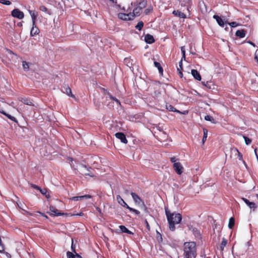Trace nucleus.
Listing matches in <instances>:
<instances>
[{
	"label": "nucleus",
	"instance_id": "nucleus-1",
	"mask_svg": "<svg viewBox=\"0 0 258 258\" xmlns=\"http://www.w3.org/2000/svg\"><path fill=\"white\" fill-rule=\"evenodd\" d=\"M165 211L169 223V228L172 231H174L175 229V224H178L181 222L182 216L179 213L175 212L171 213L168 208H165Z\"/></svg>",
	"mask_w": 258,
	"mask_h": 258
},
{
	"label": "nucleus",
	"instance_id": "nucleus-2",
	"mask_svg": "<svg viewBox=\"0 0 258 258\" xmlns=\"http://www.w3.org/2000/svg\"><path fill=\"white\" fill-rule=\"evenodd\" d=\"M183 251L185 258H196L197 255L196 243L195 242H185Z\"/></svg>",
	"mask_w": 258,
	"mask_h": 258
},
{
	"label": "nucleus",
	"instance_id": "nucleus-3",
	"mask_svg": "<svg viewBox=\"0 0 258 258\" xmlns=\"http://www.w3.org/2000/svg\"><path fill=\"white\" fill-rule=\"evenodd\" d=\"M47 213L52 216H59L65 214L63 213L59 212L55 207L52 206L49 207V212H48Z\"/></svg>",
	"mask_w": 258,
	"mask_h": 258
},
{
	"label": "nucleus",
	"instance_id": "nucleus-4",
	"mask_svg": "<svg viewBox=\"0 0 258 258\" xmlns=\"http://www.w3.org/2000/svg\"><path fill=\"white\" fill-rule=\"evenodd\" d=\"M131 195L133 199V200L136 204L139 206H145L143 201L140 198V197L135 192H131Z\"/></svg>",
	"mask_w": 258,
	"mask_h": 258
},
{
	"label": "nucleus",
	"instance_id": "nucleus-5",
	"mask_svg": "<svg viewBox=\"0 0 258 258\" xmlns=\"http://www.w3.org/2000/svg\"><path fill=\"white\" fill-rule=\"evenodd\" d=\"M11 15L13 17L17 18L19 19H22L24 17V13L18 9H14L12 11Z\"/></svg>",
	"mask_w": 258,
	"mask_h": 258
},
{
	"label": "nucleus",
	"instance_id": "nucleus-6",
	"mask_svg": "<svg viewBox=\"0 0 258 258\" xmlns=\"http://www.w3.org/2000/svg\"><path fill=\"white\" fill-rule=\"evenodd\" d=\"M118 17L120 19L125 21H130L133 20L134 18V15L131 13L128 14L120 13L118 14Z\"/></svg>",
	"mask_w": 258,
	"mask_h": 258
},
{
	"label": "nucleus",
	"instance_id": "nucleus-7",
	"mask_svg": "<svg viewBox=\"0 0 258 258\" xmlns=\"http://www.w3.org/2000/svg\"><path fill=\"white\" fill-rule=\"evenodd\" d=\"M173 167L176 173L178 175H181L183 172L184 168L180 162L173 164Z\"/></svg>",
	"mask_w": 258,
	"mask_h": 258
},
{
	"label": "nucleus",
	"instance_id": "nucleus-8",
	"mask_svg": "<svg viewBox=\"0 0 258 258\" xmlns=\"http://www.w3.org/2000/svg\"><path fill=\"white\" fill-rule=\"evenodd\" d=\"M231 156H234L238 158L240 160H242V155L239 152L236 148H232L230 151Z\"/></svg>",
	"mask_w": 258,
	"mask_h": 258
},
{
	"label": "nucleus",
	"instance_id": "nucleus-9",
	"mask_svg": "<svg viewBox=\"0 0 258 258\" xmlns=\"http://www.w3.org/2000/svg\"><path fill=\"white\" fill-rule=\"evenodd\" d=\"M91 198H92V196L91 195H86L81 196L73 197L72 198H71L70 199V200L71 201H82V200L88 199H91Z\"/></svg>",
	"mask_w": 258,
	"mask_h": 258
},
{
	"label": "nucleus",
	"instance_id": "nucleus-10",
	"mask_svg": "<svg viewBox=\"0 0 258 258\" xmlns=\"http://www.w3.org/2000/svg\"><path fill=\"white\" fill-rule=\"evenodd\" d=\"M115 136L117 139H119L122 143L124 144H126L127 143L126 137L123 133H117L115 134Z\"/></svg>",
	"mask_w": 258,
	"mask_h": 258
},
{
	"label": "nucleus",
	"instance_id": "nucleus-11",
	"mask_svg": "<svg viewBox=\"0 0 258 258\" xmlns=\"http://www.w3.org/2000/svg\"><path fill=\"white\" fill-rule=\"evenodd\" d=\"M241 200L253 211L255 210L256 208V206L254 203L249 201L247 199L242 198Z\"/></svg>",
	"mask_w": 258,
	"mask_h": 258
},
{
	"label": "nucleus",
	"instance_id": "nucleus-12",
	"mask_svg": "<svg viewBox=\"0 0 258 258\" xmlns=\"http://www.w3.org/2000/svg\"><path fill=\"white\" fill-rule=\"evenodd\" d=\"M166 109L170 111L176 112L183 114H186L188 113L187 111H184L183 112H181L180 111L176 109L173 106L171 105H167Z\"/></svg>",
	"mask_w": 258,
	"mask_h": 258
},
{
	"label": "nucleus",
	"instance_id": "nucleus-13",
	"mask_svg": "<svg viewBox=\"0 0 258 258\" xmlns=\"http://www.w3.org/2000/svg\"><path fill=\"white\" fill-rule=\"evenodd\" d=\"M40 32L39 29L36 27L35 24H32V28L30 31V35L31 36H34L36 35H38Z\"/></svg>",
	"mask_w": 258,
	"mask_h": 258
},
{
	"label": "nucleus",
	"instance_id": "nucleus-14",
	"mask_svg": "<svg viewBox=\"0 0 258 258\" xmlns=\"http://www.w3.org/2000/svg\"><path fill=\"white\" fill-rule=\"evenodd\" d=\"M0 113L3 114L14 122H17V120L15 117L7 113L1 107H0Z\"/></svg>",
	"mask_w": 258,
	"mask_h": 258
},
{
	"label": "nucleus",
	"instance_id": "nucleus-15",
	"mask_svg": "<svg viewBox=\"0 0 258 258\" xmlns=\"http://www.w3.org/2000/svg\"><path fill=\"white\" fill-rule=\"evenodd\" d=\"M67 256L68 258H82V256L78 254L76 251H74V253L70 251H68Z\"/></svg>",
	"mask_w": 258,
	"mask_h": 258
},
{
	"label": "nucleus",
	"instance_id": "nucleus-16",
	"mask_svg": "<svg viewBox=\"0 0 258 258\" xmlns=\"http://www.w3.org/2000/svg\"><path fill=\"white\" fill-rule=\"evenodd\" d=\"M28 11L32 20V24L34 25L35 24L36 19L38 15L37 12L35 11L32 10H29Z\"/></svg>",
	"mask_w": 258,
	"mask_h": 258
},
{
	"label": "nucleus",
	"instance_id": "nucleus-17",
	"mask_svg": "<svg viewBox=\"0 0 258 258\" xmlns=\"http://www.w3.org/2000/svg\"><path fill=\"white\" fill-rule=\"evenodd\" d=\"M20 101H21L23 103L30 105V106H33L34 104L32 101L27 98H21L19 99Z\"/></svg>",
	"mask_w": 258,
	"mask_h": 258
},
{
	"label": "nucleus",
	"instance_id": "nucleus-18",
	"mask_svg": "<svg viewBox=\"0 0 258 258\" xmlns=\"http://www.w3.org/2000/svg\"><path fill=\"white\" fill-rule=\"evenodd\" d=\"M116 200L119 204H120L122 207H126L127 209V206H128L119 195L117 196Z\"/></svg>",
	"mask_w": 258,
	"mask_h": 258
},
{
	"label": "nucleus",
	"instance_id": "nucleus-19",
	"mask_svg": "<svg viewBox=\"0 0 258 258\" xmlns=\"http://www.w3.org/2000/svg\"><path fill=\"white\" fill-rule=\"evenodd\" d=\"M145 41L149 44L152 43L155 41L153 36L150 34H147L145 36Z\"/></svg>",
	"mask_w": 258,
	"mask_h": 258
},
{
	"label": "nucleus",
	"instance_id": "nucleus-20",
	"mask_svg": "<svg viewBox=\"0 0 258 258\" xmlns=\"http://www.w3.org/2000/svg\"><path fill=\"white\" fill-rule=\"evenodd\" d=\"M172 14L177 16V17H178L180 18H183V19H185L186 18V15L185 14H184L183 13L178 11V10H176V11H173V12H172Z\"/></svg>",
	"mask_w": 258,
	"mask_h": 258
},
{
	"label": "nucleus",
	"instance_id": "nucleus-21",
	"mask_svg": "<svg viewBox=\"0 0 258 258\" xmlns=\"http://www.w3.org/2000/svg\"><path fill=\"white\" fill-rule=\"evenodd\" d=\"M191 75L195 79L198 81H200L201 80V76L200 73L196 70H191Z\"/></svg>",
	"mask_w": 258,
	"mask_h": 258
},
{
	"label": "nucleus",
	"instance_id": "nucleus-22",
	"mask_svg": "<svg viewBox=\"0 0 258 258\" xmlns=\"http://www.w3.org/2000/svg\"><path fill=\"white\" fill-rule=\"evenodd\" d=\"M245 32L244 29L238 30L236 32L235 35L239 38H243L245 36Z\"/></svg>",
	"mask_w": 258,
	"mask_h": 258
},
{
	"label": "nucleus",
	"instance_id": "nucleus-23",
	"mask_svg": "<svg viewBox=\"0 0 258 258\" xmlns=\"http://www.w3.org/2000/svg\"><path fill=\"white\" fill-rule=\"evenodd\" d=\"M213 18L216 20L217 22L218 23V24L220 26H221V27L224 26V22L221 17H220L219 16H218L217 15H214L213 16Z\"/></svg>",
	"mask_w": 258,
	"mask_h": 258
},
{
	"label": "nucleus",
	"instance_id": "nucleus-24",
	"mask_svg": "<svg viewBox=\"0 0 258 258\" xmlns=\"http://www.w3.org/2000/svg\"><path fill=\"white\" fill-rule=\"evenodd\" d=\"M142 12V9H141L139 6L136 7L133 10V13L132 14L134 15V17L136 16H139L141 14Z\"/></svg>",
	"mask_w": 258,
	"mask_h": 258
},
{
	"label": "nucleus",
	"instance_id": "nucleus-25",
	"mask_svg": "<svg viewBox=\"0 0 258 258\" xmlns=\"http://www.w3.org/2000/svg\"><path fill=\"white\" fill-rule=\"evenodd\" d=\"M17 205L19 207V208L20 209H22V210H23L24 211H25V212L26 213V214H28L29 215H32L31 214L29 213L28 212H27L25 210V209H24V204L22 202H17Z\"/></svg>",
	"mask_w": 258,
	"mask_h": 258
},
{
	"label": "nucleus",
	"instance_id": "nucleus-26",
	"mask_svg": "<svg viewBox=\"0 0 258 258\" xmlns=\"http://www.w3.org/2000/svg\"><path fill=\"white\" fill-rule=\"evenodd\" d=\"M23 68L25 71L27 72L29 69V63L26 61L22 62Z\"/></svg>",
	"mask_w": 258,
	"mask_h": 258
},
{
	"label": "nucleus",
	"instance_id": "nucleus-27",
	"mask_svg": "<svg viewBox=\"0 0 258 258\" xmlns=\"http://www.w3.org/2000/svg\"><path fill=\"white\" fill-rule=\"evenodd\" d=\"M154 65L155 66L158 68V70H159V73L161 74H163V70L162 69V68L161 67V65L160 64L159 62H157V61H155L154 62Z\"/></svg>",
	"mask_w": 258,
	"mask_h": 258
},
{
	"label": "nucleus",
	"instance_id": "nucleus-28",
	"mask_svg": "<svg viewBox=\"0 0 258 258\" xmlns=\"http://www.w3.org/2000/svg\"><path fill=\"white\" fill-rule=\"evenodd\" d=\"M120 229L121 231L124 233H126L128 234H133V233L128 230L124 226L121 225L119 226Z\"/></svg>",
	"mask_w": 258,
	"mask_h": 258
},
{
	"label": "nucleus",
	"instance_id": "nucleus-29",
	"mask_svg": "<svg viewBox=\"0 0 258 258\" xmlns=\"http://www.w3.org/2000/svg\"><path fill=\"white\" fill-rule=\"evenodd\" d=\"M204 136L202 140L203 144H204L207 140L208 136V130L206 128L203 129Z\"/></svg>",
	"mask_w": 258,
	"mask_h": 258
},
{
	"label": "nucleus",
	"instance_id": "nucleus-30",
	"mask_svg": "<svg viewBox=\"0 0 258 258\" xmlns=\"http://www.w3.org/2000/svg\"><path fill=\"white\" fill-rule=\"evenodd\" d=\"M156 239L158 242L160 243L162 242V235L158 232L156 231Z\"/></svg>",
	"mask_w": 258,
	"mask_h": 258
},
{
	"label": "nucleus",
	"instance_id": "nucleus-31",
	"mask_svg": "<svg viewBox=\"0 0 258 258\" xmlns=\"http://www.w3.org/2000/svg\"><path fill=\"white\" fill-rule=\"evenodd\" d=\"M202 83L209 89H212V86H213L211 82L208 81L202 82Z\"/></svg>",
	"mask_w": 258,
	"mask_h": 258
},
{
	"label": "nucleus",
	"instance_id": "nucleus-32",
	"mask_svg": "<svg viewBox=\"0 0 258 258\" xmlns=\"http://www.w3.org/2000/svg\"><path fill=\"white\" fill-rule=\"evenodd\" d=\"M65 89V93L69 96H71L72 97H75L74 95L72 94V91L70 88L67 87Z\"/></svg>",
	"mask_w": 258,
	"mask_h": 258
},
{
	"label": "nucleus",
	"instance_id": "nucleus-33",
	"mask_svg": "<svg viewBox=\"0 0 258 258\" xmlns=\"http://www.w3.org/2000/svg\"><path fill=\"white\" fill-rule=\"evenodd\" d=\"M227 244V240L225 238H223L222 242L220 245V249L223 250L224 249V247Z\"/></svg>",
	"mask_w": 258,
	"mask_h": 258
},
{
	"label": "nucleus",
	"instance_id": "nucleus-34",
	"mask_svg": "<svg viewBox=\"0 0 258 258\" xmlns=\"http://www.w3.org/2000/svg\"><path fill=\"white\" fill-rule=\"evenodd\" d=\"M39 9L41 11L47 13L49 15L50 14V12L48 11L47 8L44 6H41Z\"/></svg>",
	"mask_w": 258,
	"mask_h": 258
},
{
	"label": "nucleus",
	"instance_id": "nucleus-35",
	"mask_svg": "<svg viewBox=\"0 0 258 258\" xmlns=\"http://www.w3.org/2000/svg\"><path fill=\"white\" fill-rule=\"evenodd\" d=\"M144 26V23L142 21H140L136 26V28L139 30H141Z\"/></svg>",
	"mask_w": 258,
	"mask_h": 258
},
{
	"label": "nucleus",
	"instance_id": "nucleus-36",
	"mask_svg": "<svg viewBox=\"0 0 258 258\" xmlns=\"http://www.w3.org/2000/svg\"><path fill=\"white\" fill-rule=\"evenodd\" d=\"M234 219L233 218H231L229 219L228 226L230 229H231L234 226Z\"/></svg>",
	"mask_w": 258,
	"mask_h": 258
},
{
	"label": "nucleus",
	"instance_id": "nucleus-37",
	"mask_svg": "<svg viewBox=\"0 0 258 258\" xmlns=\"http://www.w3.org/2000/svg\"><path fill=\"white\" fill-rule=\"evenodd\" d=\"M87 170L88 172H85L84 171H82V174L83 175H84L85 176L89 175V176H90L91 177H93L94 176L93 174H92V173H91L90 172V169H87Z\"/></svg>",
	"mask_w": 258,
	"mask_h": 258
},
{
	"label": "nucleus",
	"instance_id": "nucleus-38",
	"mask_svg": "<svg viewBox=\"0 0 258 258\" xmlns=\"http://www.w3.org/2000/svg\"><path fill=\"white\" fill-rule=\"evenodd\" d=\"M147 3L145 1L141 2L139 4V7L141 9H143L146 6Z\"/></svg>",
	"mask_w": 258,
	"mask_h": 258
},
{
	"label": "nucleus",
	"instance_id": "nucleus-39",
	"mask_svg": "<svg viewBox=\"0 0 258 258\" xmlns=\"http://www.w3.org/2000/svg\"><path fill=\"white\" fill-rule=\"evenodd\" d=\"M243 138L245 141V143L247 145H249L251 143V140L248 138L243 136Z\"/></svg>",
	"mask_w": 258,
	"mask_h": 258
},
{
	"label": "nucleus",
	"instance_id": "nucleus-40",
	"mask_svg": "<svg viewBox=\"0 0 258 258\" xmlns=\"http://www.w3.org/2000/svg\"><path fill=\"white\" fill-rule=\"evenodd\" d=\"M0 3L6 5H10L11 4V2L7 0H0Z\"/></svg>",
	"mask_w": 258,
	"mask_h": 258
},
{
	"label": "nucleus",
	"instance_id": "nucleus-41",
	"mask_svg": "<svg viewBox=\"0 0 258 258\" xmlns=\"http://www.w3.org/2000/svg\"><path fill=\"white\" fill-rule=\"evenodd\" d=\"M127 209L128 210H130V211L134 212V213H135L137 215H139L140 213V212L138 210L134 209H133L132 208H131L129 206H127Z\"/></svg>",
	"mask_w": 258,
	"mask_h": 258
},
{
	"label": "nucleus",
	"instance_id": "nucleus-42",
	"mask_svg": "<svg viewBox=\"0 0 258 258\" xmlns=\"http://www.w3.org/2000/svg\"><path fill=\"white\" fill-rule=\"evenodd\" d=\"M40 191L41 192V193L43 195H45V196L48 198L49 197V195H47L46 194H47V190L46 189H40Z\"/></svg>",
	"mask_w": 258,
	"mask_h": 258
},
{
	"label": "nucleus",
	"instance_id": "nucleus-43",
	"mask_svg": "<svg viewBox=\"0 0 258 258\" xmlns=\"http://www.w3.org/2000/svg\"><path fill=\"white\" fill-rule=\"evenodd\" d=\"M205 119L207 121H212L214 120V119L213 117L210 116V115H206L205 116Z\"/></svg>",
	"mask_w": 258,
	"mask_h": 258
},
{
	"label": "nucleus",
	"instance_id": "nucleus-44",
	"mask_svg": "<svg viewBox=\"0 0 258 258\" xmlns=\"http://www.w3.org/2000/svg\"><path fill=\"white\" fill-rule=\"evenodd\" d=\"M108 95H109V98H110L111 99H112V100H114V101H115V102H116L118 104H119V105H120V104L119 101L117 99H116V98H115L113 97L112 96H111V95L108 94Z\"/></svg>",
	"mask_w": 258,
	"mask_h": 258
},
{
	"label": "nucleus",
	"instance_id": "nucleus-45",
	"mask_svg": "<svg viewBox=\"0 0 258 258\" xmlns=\"http://www.w3.org/2000/svg\"><path fill=\"white\" fill-rule=\"evenodd\" d=\"M228 24L232 27H235L238 25V24L235 22L228 23Z\"/></svg>",
	"mask_w": 258,
	"mask_h": 258
},
{
	"label": "nucleus",
	"instance_id": "nucleus-46",
	"mask_svg": "<svg viewBox=\"0 0 258 258\" xmlns=\"http://www.w3.org/2000/svg\"><path fill=\"white\" fill-rule=\"evenodd\" d=\"M177 159L175 157H173L170 158V161L173 164L178 163L179 162H177Z\"/></svg>",
	"mask_w": 258,
	"mask_h": 258
},
{
	"label": "nucleus",
	"instance_id": "nucleus-47",
	"mask_svg": "<svg viewBox=\"0 0 258 258\" xmlns=\"http://www.w3.org/2000/svg\"><path fill=\"white\" fill-rule=\"evenodd\" d=\"M254 59L258 63V49L256 50L255 52Z\"/></svg>",
	"mask_w": 258,
	"mask_h": 258
},
{
	"label": "nucleus",
	"instance_id": "nucleus-48",
	"mask_svg": "<svg viewBox=\"0 0 258 258\" xmlns=\"http://www.w3.org/2000/svg\"><path fill=\"white\" fill-rule=\"evenodd\" d=\"M181 52H182V56L185 59V51L184 47L183 46L181 47Z\"/></svg>",
	"mask_w": 258,
	"mask_h": 258
},
{
	"label": "nucleus",
	"instance_id": "nucleus-49",
	"mask_svg": "<svg viewBox=\"0 0 258 258\" xmlns=\"http://www.w3.org/2000/svg\"><path fill=\"white\" fill-rule=\"evenodd\" d=\"M31 186L32 187H33L35 189H38L39 190H40V189H41L39 186H38L37 185H35V184H31Z\"/></svg>",
	"mask_w": 258,
	"mask_h": 258
},
{
	"label": "nucleus",
	"instance_id": "nucleus-50",
	"mask_svg": "<svg viewBox=\"0 0 258 258\" xmlns=\"http://www.w3.org/2000/svg\"><path fill=\"white\" fill-rule=\"evenodd\" d=\"M152 10V9H146L145 10V13L146 15H148V14H149L151 11Z\"/></svg>",
	"mask_w": 258,
	"mask_h": 258
},
{
	"label": "nucleus",
	"instance_id": "nucleus-51",
	"mask_svg": "<svg viewBox=\"0 0 258 258\" xmlns=\"http://www.w3.org/2000/svg\"><path fill=\"white\" fill-rule=\"evenodd\" d=\"M130 59L127 58L124 59V62H125V63H126V64L127 66H128V63H130Z\"/></svg>",
	"mask_w": 258,
	"mask_h": 258
},
{
	"label": "nucleus",
	"instance_id": "nucleus-52",
	"mask_svg": "<svg viewBox=\"0 0 258 258\" xmlns=\"http://www.w3.org/2000/svg\"><path fill=\"white\" fill-rule=\"evenodd\" d=\"M81 167H82V170H81L82 171H83V169H87V167H86L85 165H81Z\"/></svg>",
	"mask_w": 258,
	"mask_h": 258
},
{
	"label": "nucleus",
	"instance_id": "nucleus-53",
	"mask_svg": "<svg viewBox=\"0 0 258 258\" xmlns=\"http://www.w3.org/2000/svg\"><path fill=\"white\" fill-rule=\"evenodd\" d=\"M72 249L73 250V252H74V251H75L74 247H73V241L72 240V246H71Z\"/></svg>",
	"mask_w": 258,
	"mask_h": 258
},
{
	"label": "nucleus",
	"instance_id": "nucleus-54",
	"mask_svg": "<svg viewBox=\"0 0 258 258\" xmlns=\"http://www.w3.org/2000/svg\"><path fill=\"white\" fill-rule=\"evenodd\" d=\"M17 25H18L19 27H22V22H19V23L17 24Z\"/></svg>",
	"mask_w": 258,
	"mask_h": 258
},
{
	"label": "nucleus",
	"instance_id": "nucleus-55",
	"mask_svg": "<svg viewBox=\"0 0 258 258\" xmlns=\"http://www.w3.org/2000/svg\"><path fill=\"white\" fill-rule=\"evenodd\" d=\"M96 209L100 214H101V209L97 207Z\"/></svg>",
	"mask_w": 258,
	"mask_h": 258
},
{
	"label": "nucleus",
	"instance_id": "nucleus-56",
	"mask_svg": "<svg viewBox=\"0 0 258 258\" xmlns=\"http://www.w3.org/2000/svg\"><path fill=\"white\" fill-rule=\"evenodd\" d=\"M145 223H146L147 227L148 228L149 227V225L147 220L145 221Z\"/></svg>",
	"mask_w": 258,
	"mask_h": 258
},
{
	"label": "nucleus",
	"instance_id": "nucleus-57",
	"mask_svg": "<svg viewBox=\"0 0 258 258\" xmlns=\"http://www.w3.org/2000/svg\"><path fill=\"white\" fill-rule=\"evenodd\" d=\"M40 214L42 216H44V217H45L46 218H47V216L46 215H45L44 214L42 213H40Z\"/></svg>",
	"mask_w": 258,
	"mask_h": 258
},
{
	"label": "nucleus",
	"instance_id": "nucleus-58",
	"mask_svg": "<svg viewBox=\"0 0 258 258\" xmlns=\"http://www.w3.org/2000/svg\"><path fill=\"white\" fill-rule=\"evenodd\" d=\"M179 74L180 77L182 78V73L180 71H179Z\"/></svg>",
	"mask_w": 258,
	"mask_h": 258
},
{
	"label": "nucleus",
	"instance_id": "nucleus-59",
	"mask_svg": "<svg viewBox=\"0 0 258 258\" xmlns=\"http://www.w3.org/2000/svg\"><path fill=\"white\" fill-rule=\"evenodd\" d=\"M248 42H249L251 45H252V46H255V44H254L253 43H252V42H250V41H249Z\"/></svg>",
	"mask_w": 258,
	"mask_h": 258
},
{
	"label": "nucleus",
	"instance_id": "nucleus-60",
	"mask_svg": "<svg viewBox=\"0 0 258 258\" xmlns=\"http://www.w3.org/2000/svg\"><path fill=\"white\" fill-rule=\"evenodd\" d=\"M179 67L182 69V61H181L179 62Z\"/></svg>",
	"mask_w": 258,
	"mask_h": 258
},
{
	"label": "nucleus",
	"instance_id": "nucleus-61",
	"mask_svg": "<svg viewBox=\"0 0 258 258\" xmlns=\"http://www.w3.org/2000/svg\"><path fill=\"white\" fill-rule=\"evenodd\" d=\"M77 215L83 216L84 215V214L83 213H80L79 214H77Z\"/></svg>",
	"mask_w": 258,
	"mask_h": 258
},
{
	"label": "nucleus",
	"instance_id": "nucleus-62",
	"mask_svg": "<svg viewBox=\"0 0 258 258\" xmlns=\"http://www.w3.org/2000/svg\"><path fill=\"white\" fill-rule=\"evenodd\" d=\"M110 1L113 2V3H116V0H109Z\"/></svg>",
	"mask_w": 258,
	"mask_h": 258
},
{
	"label": "nucleus",
	"instance_id": "nucleus-63",
	"mask_svg": "<svg viewBox=\"0 0 258 258\" xmlns=\"http://www.w3.org/2000/svg\"><path fill=\"white\" fill-rule=\"evenodd\" d=\"M125 192L126 194H128V191L127 190H125Z\"/></svg>",
	"mask_w": 258,
	"mask_h": 258
},
{
	"label": "nucleus",
	"instance_id": "nucleus-64",
	"mask_svg": "<svg viewBox=\"0 0 258 258\" xmlns=\"http://www.w3.org/2000/svg\"><path fill=\"white\" fill-rule=\"evenodd\" d=\"M256 197H257V200H258V194H256Z\"/></svg>",
	"mask_w": 258,
	"mask_h": 258
}]
</instances>
